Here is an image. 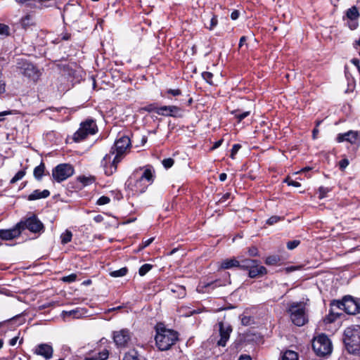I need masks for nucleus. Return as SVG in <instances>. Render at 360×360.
Masks as SVG:
<instances>
[{
  "instance_id": "obj_1",
  "label": "nucleus",
  "mask_w": 360,
  "mask_h": 360,
  "mask_svg": "<svg viewBox=\"0 0 360 360\" xmlns=\"http://www.w3.org/2000/svg\"><path fill=\"white\" fill-rule=\"evenodd\" d=\"M130 147L131 141L128 136H122L115 141L110 153L106 155L101 161L106 175L110 176L116 172L117 164L129 151Z\"/></svg>"
},
{
  "instance_id": "obj_2",
  "label": "nucleus",
  "mask_w": 360,
  "mask_h": 360,
  "mask_svg": "<svg viewBox=\"0 0 360 360\" xmlns=\"http://www.w3.org/2000/svg\"><path fill=\"white\" fill-rule=\"evenodd\" d=\"M336 309H342L348 314H356L360 311V304L351 296H345L342 301L333 300L330 304V309L326 317V321L332 323L339 317L340 313Z\"/></svg>"
},
{
  "instance_id": "obj_3",
  "label": "nucleus",
  "mask_w": 360,
  "mask_h": 360,
  "mask_svg": "<svg viewBox=\"0 0 360 360\" xmlns=\"http://www.w3.org/2000/svg\"><path fill=\"white\" fill-rule=\"evenodd\" d=\"M344 335V342L348 352L360 355V326L347 328Z\"/></svg>"
},
{
  "instance_id": "obj_4",
  "label": "nucleus",
  "mask_w": 360,
  "mask_h": 360,
  "mask_svg": "<svg viewBox=\"0 0 360 360\" xmlns=\"http://www.w3.org/2000/svg\"><path fill=\"white\" fill-rule=\"evenodd\" d=\"M155 342L158 349L161 351L169 349L177 340V333L169 329H161L157 330Z\"/></svg>"
},
{
  "instance_id": "obj_5",
  "label": "nucleus",
  "mask_w": 360,
  "mask_h": 360,
  "mask_svg": "<svg viewBox=\"0 0 360 360\" xmlns=\"http://www.w3.org/2000/svg\"><path fill=\"white\" fill-rule=\"evenodd\" d=\"M288 311L295 325L302 326L307 323V317L304 302H292L290 304Z\"/></svg>"
},
{
  "instance_id": "obj_6",
  "label": "nucleus",
  "mask_w": 360,
  "mask_h": 360,
  "mask_svg": "<svg viewBox=\"0 0 360 360\" xmlns=\"http://www.w3.org/2000/svg\"><path fill=\"white\" fill-rule=\"evenodd\" d=\"M312 348L318 356H325L331 353L332 344L329 338L322 334L314 339Z\"/></svg>"
},
{
  "instance_id": "obj_7",
  "label": "nucleus",
  "mask_w": 360,
  "mask_h": 360,
  "mask_svg": "<svg viewBox=\"0 0 360 360\" xmlns=\"http://www.w3.org/2000/svg\"><path fill=\"white\" fill-rule=\"evenodd\" d=\"M96 132V124L93 120H86L80 124L79 129L74 134L73 139L75 142H79L88 135L95 134Z\"/></svg>"
},
{
  "instance_id": "obj_8",
  "label": "nucleus",
  "mask_w": 360,
  "mask_h": 360,
  "mask_svg": "<svg viewBox=\"0 0 360 360\" xmlns=\"http://www.w3.org/2000/svg\"><path fill=\"white\" fill-rule=\"evenodd\" d=\"M73 173L74 169L70 165L60 164L53 169L52 176L57 182H61L71 176Z\"/></svg>"
},
{
  "instance_id": "obj_9",
  "label": "nucleus",
  "mask_w": 360,
  "mask_h": 360,
  "mask_svg": "<svg viewBox=\"0 0 360 360\" xmlns=\"http://www.w3.org/2000/svg\"><path fill=\"white\" fill-rule=\"evenodd\" d=\"M17 68L23 75L36 79L39 77V72L36 67L24 59H18L17 62Z\"/></svg>"
},
{
  "instance_id": "obj_10",
  "label": "nucleus",
  "mask_w": 360,
  "mask_h": 360,
  "mask_svg": "<svg viewBox=\"0 0 360 360\" xmlns=\"http://www.w3.org/2000/svg\"><path fill=\"white\" fill-rule=\"evenodd\" d=\"M18 224L20 231L27 229L32 233H39L44 229V225L35 216L30 217L25 221H20Z\"/></svg>"
},
{
  "instance_id": "obj_11",
  "label": "nucleus",
  "mask_w": 360,
  "mask_h": 360,
  "mask_svg": "<svg viewBox=\"0 0 360 360\" xmlns=\"http://www.w3.org/2000/svg\"><path fill=\"white\" fill-rule=\"evenodd\" d=\"M360 13L356 6H354L346 11L344 20H347V23L350 30H354L359 26V18Z\"/></svg>"
},
{
  "instance_id": "obj_12",
  "label": "nucleus",
  "mask_w": 360,
  "mask_h": 360,
  "mask_svg": "<svg viewBox=\"0 0 360 360\" xmlns=\"http://www.w3.org/2000/svg\"><path fill=\"white\" fill-rule=\"evenodd\" d=\"M153 181V173L150 169L147 168L144 170L139 180H137L135 186L141 193H143Z\"/></svg>"
},
{
  "instance_id": "obj_13",
  "label": "nucleus",
  "mask_w": 360,
  "mask_h": 360,
  "mask_svg": "<svg viewBox=\"0 0 360 360\" xmlns=\"http://www.w3.org/2000/svg\"><path fill=\"white\" fill-rule=\"evenodd\" d=\"M33 354L42 356L46 360L50 359L53 355V347L48 343H41L34 347Z\"/></svg>"
},
{
  "instance_id": "obj_14",
  "label": "nucleus",
  "mask_w": 360,
  "mask_h": 360,
  "mask_svg": "<svg viewBox=\"0 0 360 360\" xmlns=\"http://www.w3.org/2000/svg\"><path fill=\"white\" fill-rule=\"evenodd\" d=\"M130 339V333L127 329H122L113 333V340L117 347H125Z\"/></svg>"
},
{
  "instance_id": "obj_15",
  "label": "nucleus",
  "mask_w": 360,
  "mask_h": 360,
  "mask_svg": "<svg viewBox=\"0 0 360 360\" xmlns=\"http://www.w3.org/2000/svg\"><path fill=\"white\" fill-rule=\"evenodd\" d=\"M219 330L220 339L217 341V345L218 346L225 347L226 342L230 338V334L232 331V328L229 324H224L222 322L219 323Z\"/></svg>"
},
{
  "instance_id": "obj_16",
  "label": "nucleus",
  "mask_w": 360,
  "mask_h": 360,
  "mask_svg": "<svg viewBox=\"0 0 360 360\" xmlns=\"http://www.w3.org/2000/svg\"><path fill=\"white\" fill-rule=\"evenodd\" d=\"M336 140L338 143L347 141L352 144H359L360 143V134L356 131L350 130L344 134H339Z\"/></svg>"
},
{
  "instance_id": "obj_17",
  "label": "nucleus",
  "mask_w": 360,
  "mask_h": 360,
  "mask_svg": "<svg viewBox=\"0 0 360 360\" xmlns=\"http://www.w3.org/2000/svg\"><path fill=\"white\" fill-rule=\"evenodd\" d=\"M158 115L162 116L181 117L182 110L175 105H165L159 108Z\"/></svg>"
},
{
  "instance_id": "obj_18",
  "label": "nucleus",
  "mask_w": 360,
  "mask_h": 360,
  "mask_svg": "<svg viewBox=\"0 0 360 360\" xmlns=\"http://www.w3.org/2000/svg\"><path fill=\"white\" fill-rule=\"evenodd\" d=\"M20 233V227H18V224H17L13 229L0 230V238L4 240H9L17 238Z\"/></svg>"
},
{
  "instance_id": "obj_19",
  "label": "nucleus",
  "mask_w": 360,
  "mask_h": 360,
  "mask_svg": "<svg viewBox=\"0 0 360 360\" xmlns=\"http://www.w3.org/2000/svg\"><path fill=\"white\" fill-rule=\"evenodd\" d=\"M266 269L264 266L259 265V262L257 261L256 264L249 269L248 275L250 278H253L262 276L266 274Z\"/></svg>"
},
{
  "instance_id": "obj_20",
  "label": "nucleus",
  "mask_w": 360,
  "mask_h": 360,
  "mask_svg": "<svg viewBox=\"0 0 360 360\" xmlns=\"http://www.w3.org/2000/svg\"><path fill=\"white\" fill-rule=\"evenodd\" d=\"M240 266V261L236 258H230L223 260L220 264V268L222 269H229L233 267H238Z\"/></svg>"
},
{
  "instance_id": "obj_21",
  "label": "nucleus",
  "mask_w": 360,
  "mask_h": 360,
  "mask_svg": "<svg viewBox=\"0 0 360 360\" xmlns=\"http://www.w3.org/2000/svg\"><path fill=\"white\" fill-rule=\"evenodd\" d=\"M50 195L49 191L45 189L42 191L39 190L34 191L27 198L28 200H36L41 198H46Z\"/></svg>"
},
{
  "instance_id": "obj_22",
  "label": "nucleus",
  "mask_w": 360,
  "mask_h": 360,
  "mask_svg": "<svg viewBox=\"0 0 360 360\" xmlns=\"http://www.w3.org/2000/svg\"><path fill=\"white\" fill-rule=\"evenodd\" d=\"M109 356V351L106 349L99 352L96 355L91 356V354H87L84 357V360H106Z\"/></svg>"
},
{
  "instance_id": "obj_23",
  "label": "nucleus",
  "mask_w": 360,
  "mask_h": 360,
  "mask_svg": "<svg viewBox=\"0 0 360 360\" xmlns=\"http://www.w3.org/2000/svg\"><path fill=\"white\" fill-rule=\"evenodd\" d=\"M83 314L84 313L82 311V309L79 308L70 311H63L62 312V316L65 320L69 317L79 319L82 316Z\"/></svg>"
},
{
  "instance_id": "obj_24",
  "label": "nucleus",
  "mask_w": 360,
  "mask_h": 360,
  "mask_svg": "<svg viewBox=\"0 0 360 360\" xmlns=\"http://www.w3.org/2000/svg\"><path fill=\"white\" fill-rule=\"evenodd\" d=\"M170 290L178 298H183L186 295L185 287L183 285H172Z\"/></svg>"
},
{
  "instance_id": "obj_25",
  "label": "nucleus",
  "mask_w": 360,
  "mask_h": 360,
  "mask_svg": "<svg viewBox=\"0 0 360 360\" xmlns=\"http://www.w3.org/2000/svg\"><path fill=\"white\" fill-rule=\"evenodd\" d=\"M257 260H255V259H242L241 261H240V266H239V268L240 269H243V270H249V269L250 267H252L253 265H255V264H256V262Z\"/></svg>"
},
{
  "instance_id": "obj_26",
  "label": "nucleus",
  "mask_w": 360,
  "mask_h": 360,
  "mask_svg": "<svg viewBox=\"0 0 360 360\" xmlns=\"http://www.w3.org/2000/svg\"><path fill=\"white\" fill-rule=\"evenodd\" d=\"M281 360H298V354L294 351L287 350L283 353Z\"/></svg>"
},
{
  "instance_id": "obj_27",
  "label": "nucleus",
  "mask_w": 360,
  "mask_h": 360,
  "mask_svg": "<svg viewBox=\"0 0 360 360\" xmlns=\"http://www.w3.org/2000/svg\"><path fill=\"white\" fill-rule=\"evenodd\" d=\"M44 169L45 165L43 162H41V164L39 166L36 167L34 169V177L37 179L40 180L44 174Z\"/></svg>"
},
{
  "instance_id": "obj_28",
  "label": "nucleus",
  "mask_w": 360,
  "mask_h": 360,
  "mask_svg": "<svg viewBox=\"0 0 360 360\" xmlns=\"http://www.w3.org/2000/svg\"><path fill=\"white\" fill-rule=\"evenodd\" d=\"M128 272V269L127 267L121 268L120 269L112 271L110 272V275L112 277H122L124 276Z\"/></svg>"
},
{
  "instance_id": "obj_29",
  "label": "nucleus",
  "mask_w": 360,
  "mask_h": 360,
  "mask_svg": "<svg viewBox=\"0 0 360 360\" xmlns=\"http://www.w3.org/2000/svg\"><path fill=\"white\" fill-rule=\"evenodd\" d=\"M72 237V232L70 231H69V230H66L60 236L61 243L63 244H67L68 243L71 241Z\"/></svg>"
},
{
  "instance_id": "obj_30",
  "label": "nucleus",
  "mask_w": 360,
  "mask_h": 360,
  "mask_svg": "<svg viewBox=\"0 0 360 360\" xmlns=\"http://www.w3.org/2000/svg\"><path fill=\"white\" fill-rule=\"evenodd\" d=\"M123 360H139V355L136 350H130L125 354Z\"/></svg>"
},
{
  "instance_id": "obj_31",
  "label": "nucleus",
  "mask_w": 360,
  "mask_h": 360,
  "mask_svg": "<svg viewBox=\"0 0 360 360\" xmlns=\"http://www.w3.org/2000/svg\"><path fill=\"white\" fill-rule=\"evenodd\" d=\"M202 78L210 84L214 85V82L212 79L214 75L212 72H203L202 73Z\"/></svg>"
},
{
  "instance_id": "obj_32",
  "label": "nucleus",
  "mask_w": 360,
  "mask_h": 360,
  "mask_svg": "<svg viewBox=\"0 0 360 360\" xmlns=\"http://www.w3.org/2000/svg\"><path fill=\"white\" fill-rule=\"evenodd\" d=\"M33 23L32 18L30 15H26L21 20L22 26L26 29Z\"/></svg>"
},
{
  "instance_id": "obj_33",
  "label": "nucleus",
  "mask_w": 360,
  "mask_h": 360,
  "mask_svg": "<svg viewBox=\"0 0 360 360\" xmlns=\"http://www.w3.org/2000/svg\"><path fill=\"white\" fill-rule=\"evenodd\" d=\"M25 175V170H20L16 173V174L11 179L10 183L13 184L16 183L18 181L22 179Z\"/></svg>"
},
{
  "instance_id": "obj_34",
  "label": "nucleus",
  "mask_w": 360,
  "mask_h": 360,
  "mask_svg": "<svg viewBox=\"0 0 360 360\" xmlns=\"http://www.w3.org/2000/svg\"><path fill=\"white\" fill-rule=\"evenodd\" d=\"M280 261L278 256L272 255L266 257L265 263L268 265H275Z\"/></svg>"
},
{
  "instance_id": "obj_35",
  "label": "nucleus",
  "mask_w": 360,
  "mask_h": 360,
  "mask_svg": "<svg viewBox=\"0 0 360 360\" xmlns=\"http://www.w3.org/2000/svg\"><path fill=\"white\" fill-rule=\"evenodd\" d=\"M218 20L217 17L215 15H213L211 18L209 24H206L205 27L209 29L210 30H212L217 25Z\"/></svg>"
},
{
  "instance_id": "obj_36",
  "label": "nucleus",
  "mask_w": 360,
  "mask_h": 360,
  "mask_svg": "<svg viewBox=\"0 0 360 360\" xmlns=\"http://www.w3.org/2000/svg\"><path fill=\"white\" fill-rule=\"evenodd\" d=\"M152 267L153 266L149 264L142 265L139 270V275L142 276L146 275L152 269Z\"/></svg>"
},
{
  "instance_id": "obj_37",
  "label": "nucleus",
  "mask_w": 360,
  "mask_h": 360,
  "mask_svg": "<svg viewBox=\"0 0 360 360\" xmlns=\"http://www.w3.org/2000/svg\"><path fill=\"white\" fill-rule=\"evenodd\" d=\"M254 323L253 319L249 316H244L241 318V323L243 326H250Z\"/></svg>"
},
{
  "instance_id": "obj_38",
  "label": "nucleus",
  "mask_w": 360,
  "mask_h": 360,
  "mask_svg": "<svg viewBox=\"0 0 360 360\" xmlns=\"http://www.w3.org/2000/svg\"><path fill=\"white\" fill-rule=\"evenodd\" d=\"M283 218L278 216H272L270 218H269L266 221V224L268 225H274V224H276L277 222L280 221Z\"/></svg>"
},
{
  "instance_id": "obj_39",
  "label": "nucleus",
  "mask_w": 360,
  "mask_h": 360,
  "mask_svg": "<svg viewBox=\"0 0 360 360\" xmlns=\"http://www.w3.org/2000/svg\"><path fill=\"white\" fill-rule=\"evenodd\" d=\"M162 162L165 168L169 169L173 166L174 161L172 158H166Z\"/></svg>"
},
{
  "instance_id": "obj_40",
  "label": "nucleus",
  "mask_w": 360,
  "mask_h": 360,
  "mask_svg": "<svg viewBox=\"0 0 360 360\" xmlns=\"http://www.w3.org/2000/svg\"><path fill=\"white\" fill-rule=\"evenodd\" d=\"M110 202V198L107 196H101L97 200V205H103L109 203Z\"/></svg>"
},
{
  "instance_id": "obj_41",
  "label": "nucleus",
  "mask_w": 360,
  "mask_h": 360,
  "mask_svg": "<svg viewBox=\"0 0 360 360\" xmlns=\"http://www.w3.org/2000/svg\"><path fill=\"white\" fill-rule=\"evenodd\" d=\"M300 243V241L298 240H294L291 241H288L287 243V248L289 250H293L297 248Z\"/></svg>"
},
{
  "instance_id": "obj_42",
  "label": "nucleus",
  "mask_w": 360,
  "mask_h": 360,
  "mask_svg": "<svg viewBox=\"0 0 360 360\" xmlns=\"http://www.w3.org/2000/svg\"><path fill=\"white\" fill-rule=\"evenodd\" d=\"M9 27L4 24H0V34L8 35Z\"/></svg>"
},
{
  "instance_id": "obj_43",
  "label": "nucleus",
  "mask_w": 360,
  "mask_h": 360,
  "mask_svg": "<svg viewBox=\"0 0 360 360\" xmlns=\"http://www.w3.org/2000/svg\"><path fill=\"white\" fill-rule=\"evenodd\" d=\"M285 182H286L288 186H295V187H300L301 186V184L298 181H294L292 179H290V177L286 178L285 180Z\"/></svg>"
},
{
  "instance_id": "obj_44",
  "label": "nucleus",
  "mask_w": 360,
  "mask_h": 360,
  "mask_svg": "<svg viewBox=\"0 0 360 360\" xmlns=\"http://www.w3.org/2000/svg\"><path fill=\"white\" fill-rule=\"evenodd\" d=\"M77 278V275L75 274H72L69 276H64L62 280L64 281V282H68V283H71V282H73L76 280Z\"/></svg>"
},
{
  "instance_id": "obj_45",
  "label": "nucleus",
  "mask_w": 360,
  "mask_h": 360,
  "mask_svg": "<svg viewBox=\"0 0 360 360\" xmlns=\"http://www.w3.org/2000/svg\"><path fill=\"white\" fill-rule=\"evenodd\" d=\"M160 107H157L155 104H150L145 107V110L148 112H155L158 115V110Z\"/></svg>"
},
{
  "instance_id": "obj_46",
  "label": "nucleus",
  "mask_w": 360,
  "mask_h": 360,
  "mask_svg": "<svg viewBox=\"0 0 360 360\" xmlns=\"http://www.w3.org/2000/svg\"><path fill=\"white\" fill-rule=\"evenodd\" d=\"M241 148L240 145L239 144H234L231 148V158L232 159L235 158L236 154L238 153L239 149Z\"/></svg>"
},
{
  "instance_id": "obj_47",
  "label": "nucleus",
  "mask_w": 360,
  "mask_h": 360,
  "mask_svg": "<svg viewBox=\"0 0 360 360\" xmlns=\"http://www.w3.org/2000/svg\"><path fill=\"white\" fill-rule=\"evenodd\" d=\"M349 160L347 158H344L339 162V167L341 170H344L349 165Z\"/></svg>"
},
{
  "instance_id": "obj_48",
  "label": "nucleus",
  "mask_w": 360,
  "mask_h": 360,
  "mask_svg": "<svg viewBox=\"0 0 360 360\" xmlns=\"http://www.w3.org/2000/svg\"><path fill=\"white\" fill-rule=\"evenodd\" d=\"M258 250L255 247H251L248 249V254L251 257H256L258 255Z\"/></svg>"
},
{
  "instance_id": "obj_49",
  "label": "nucleus",
  "mask_w": 360,
  "mask_h": 360,
  "mask_svg": "<svg viewBox=\"0 0 360 360\" xmlns=\"http://www.w3.org/2000/svg\"><path fill=\"white\" fill-rule=\"evenodd\" d=\"M328 192V189L327 188L321 187L319 188V198H323L326 196V194Z\"/></svg>"
},
{
  "instance_id": "obj_50",
  "label": "nucleus",
  "mask_w": 360,
  "mask_h": 360,
  "mask_svg": "<svg viewBox=\"0 0 360 360\" xmlns=\"http://www.w3.org/2000/svg\"><path fill=\"white\" fill-rule=\"evenodd\" d=\"M250 115V112L249 111H246V112H244L241 114H238L236 115V117L238 118V120L239 121H241L243 120L244 118H245L246 117H248V115Z\"/></svg>"
},
{
  "instance_id": "obj_51",
  "label": "nucleus",
  "mask_w": 360,
  "mask_h": 360,
  "mask_svg": "<svg viewBox=\"0 0 360 360\" xmlns=\"http://www.w3.org/2000/svg\"><path fill=\"white\" fill-rule=\"evenodd\" d=\"M167 93L172 94L174 96H179L181 94L179 89H169Z\"/></svg>"
},
{
  "instance_id": "obj_52",
  "label": "nucleus",
  "mask_w": 360,
  "mask_h": 360,
  "mask_svg": "<svg viewBox=\"0 0 360 360\" xmlns=\"http://www.w3.org/2000/svg\"><path fill=\"white\" fill-rule=\"evenodd\" d=\"M6 91V82L0 79V94L5 93Z\"/></svg>"
},
{
  "instance_id": "obj_53",
  "label": "nucleus",
  "mask_w": 360,
  "mask_h": 360,
  "mask_svg": "<svg viewBox=\"0 0 360 360\" xmlns=\"http://www.w3.org/2000/svg\"><path fill=\"white\" fill-rule=\"evenodd\" d=\"M79 179L80 180L81 182L84 184V185H87L89 182L91 181L90 179L84 176H80L79 177Z\"/></svg>"
},
{
  "instance_id": "obj_54",
  "label": "nucleus",
  "mask_w": 360,
  "mask_h": 360,
  "mask_svg": "<svg viewBox=\"0 0 360 360\" xmlns=\"http://www.w3.org/2000/svg\"><path fill=\"white\" fill-rule=\"evenodd\" d=\"M154 240V238H150L145 241L143 242V245H142V248H146L147 246H148L150 243H152V242Z\"/></svg>"
},
{
  "instance_id": "obj_55",
  "label": "nucleus",
  "mask_w": 360,
  "mask_h": 360,
  "mask_svg": "<svg viewBox=\"0 0 360 360\" xmlns=\"http://www.w3.org/2000/svg\"><path fill=\"white\" fill-rule=\"evenodd\" d=\"M239 17V12L236 10L233 11L231 14V18L232 20H235L238 19Z\"/></svg>"
},
{
  "instance_id": "obj_56",
  "label": "nucleus",
  "mask_w": 360,
  "mask_h": 360,
  "mask_svg": "<svg viewBox=\"0 0 360 360\" xmlns=\"http://www.w3.org/2000/svg\"><path fill=\"white\" fill-rule=\"evenodd\" d=\"M18 340V336H15V337L13 338L12 339L10 340L9 345L11 346L15 345V344L17 343Z\"/></svg>"
},
{
  "instance_id": "obj_57",
  "label": "nucleus",
  "mask_w": 360,
  "mask_h": 360,
  "mask_svg": "<svg viewBox=\"0 0 360 360\" xmlns=\"http://www.w3.org/2000/svg\"><path fill=\"white\" fill-rule=\"evenodd\" d=\"M222 142H223V140H222V139H221V140H219V141H218L215 142V143H214V146H212V149H216V148H217L218 147H219V146L221 145Z\"/></svg>"
},
{
  "instance_id": "obj_58",
  "label": "nucleus",
  "mask_w": 360,
  "mask_h": 360,
  "mask_svg": "<svg viewBox=\"0 0 360 360\" xmlns=\"http://www.w3.org/2000/svg\"><path fill=\"white\" fill-rule=\"evenodd\" d=\"M299 269H300L299 266H292L287 267L286 268V271L288 272H290V271H295V270Z\"/></svg>"
},
{
  "instance_id": "obj_59",
  "label": "nucleus",
  "mask_w": 360,
  "mask_h": 360,
  "mask_svg": "<svg viewBox=\"0 0 360 360\" xmlns=\"http://www.w3.org/2000/svg\"><path fill=\"white\" fill-rule=\"evenodd\" d=\"M246 41V37L245 36H243L240 39V42H239V47L241 48L243 46V45L244 44V43Z\"/></svg>"
},
{
  "instance_id": "obj_60",
  "label": "nucleus",
  "mask_w": 360,
  "mask_h": 360,
  "mask_svg": "<svg viewBox=\"0 0 360 360\" xmlns=\"http://www.w3.org/2000/svg\"><path fill=\"white\" fill-rule=\"evenodd\" d=\"M103 219V217L101 215H97L94 217V221L97 223L102 221Z\"/></svg>"
},
{
  "instance_id": "obj_61",
  "label": "nucleus",
  "mask_w": 360,
  "mask_h": 360,
  "mask_svg": "<svg viewBox=\"0 0 360 360\" xmlns=\"http://www.w3.org/2000/svg\"><path fill=\"white\" fill-rule=\"evenodd\" d=\"M226 177H227L226 174L221 173L219 174V179L221 181H224L226 179Z\"/></svg>"
},
{
  "instance_id": "obj_62",
  "label": "nucleus",
  "mask_w": 360,
  "mask_h": 360,
  "mask_svg": "<svg viewBox=\"0 0 360 360\" xmlns=\"http://www.w3.org/2000/svg\"><path fill=\"white\" fill-rule=\"evenodd\" d=\"M318 134H319V129L317 128L314 129V130L312 131V137L314 139H316Z\"/></svg>"
},
{
  "instance_id": "obj_63",
  "label": "nucleus",
  "mask_w": 360,
  "mask_h": 360,
  "mask_svg": "<svg viewBox=\"0 0 360 360\" xmlns=\"http://www.w3.org/2000/svg\"><path fill=\"white\" fill-rule=\"evenodd\" d=\"M238 360H251V358L250 356L241 355Z\"/></svg>"
},
{
  "instance_id": "obj_64",
  "label": "nucleus",
  "mask_w": 360,
  "mask_h": 360,
  "mask_svg": "<svg viewBox=\"0 0 360 360\" xmlns=\"http://www.w3.org/2000/svg\"><path fill=\"white\" fill-rule=\"evenodd\" d=\"M352 63L356 66L357 68H359V66H360V62L357 59H353Z\"/></svg>"
}]
</instances>
